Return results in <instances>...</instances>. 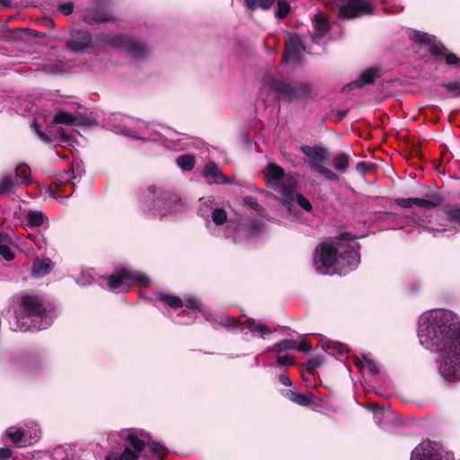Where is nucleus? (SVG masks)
I'll use <instances>...</instances> for the list:
<instances>
[{
    "mask_svg": "<svg viewBox=\"0 0 460 460\" xmlns=\"http://www.w3.org/2000/svg\"><path fill=\"white\" fill-rule=\"evenodd\" d=\"M305 48L299 36L292 34L286 40L284 60L286 62L299 63Z\"/></svg>",
    "mask_w": 460,
    "mask_h": 460,
    "instance_id": "nucleus-11",
    "label": "nucleus"
},
{
    "mask_svg": "<svg viewBox=\"0 0 460 460\" xmlns=\"http://www.w3.org/2000/svg\"><path fill=\"white\" fill-rule=\"evenodd\" d=\"M270 89L276 92L281 99L288 102L305 98L310 93V87L306 84H289L279 80H276L271 84Z\"/></svg>",
    "mask_w": 460,
    "mask_h": 460,
    "instance_id": "nucleus-8",
    "label": "nucleus"
},
{
    "mask_svg": "<svg viewBox=\"0 0 460 460\" xmlns=\"http://www.w3.org/2000/svg\"><path fill=\"white\" fill-rule=\"evenodd\" d=\"M296 346V341L291 340V339H285V340H282L279 342L274 344L271 348L268 349V350L280 353L284 350L295 349Z\"/></svg>",
    "mask_w": 460,
    "mask_h": 460,
    "instance_id": "nucleus-23",
    "label": "nucleus"
},
{
    "mask_svg": "<svg viewBox=\"0 0 460 460\" xmlns=\"http://www.w3.org/2000/svg\"><path fill=\"white\" fill-rule=\"evenodd\" d=\"M295 349L301 352H308L311 349V346L308 344L306 341L303 340L300 341L299 342H296Z\"/></svg>",
    "mask_w": 460,
    "mask_h": 460,
    "instance_id": "nucleus-45",
    "label": "nucleus"
},
{
    "mask_svg": "<svg viewBox=\"0 0 460 460\" xmlns=\"http://www.w3.org/2000/svg\"><path fill=\"white\" fill-rule=\"evenodd\" d=\"M84 19L88 23H92L94 22H102L110 20V16L108 14L100 13L98 12L90 11L84 14Z\"/></svg>",
    "mask_w": 460,
    "mask_h": 460,
    "instance_id": "nucleus-25",
    "label": "nucleus"
},
{
    "mask_svg": "<svg viewBox=\"0 0 460 460\" xmlns=\"http://www.w3.org/2000/svg\"><path fill=\"white\" fill-rule=\"evenodd\" d=\"M20 305L22 312L17 314L11 328L13 331L27 332L47 328L51 323V318L47 314L40 299L35 296H23Z\"/></svg>",
    "mask_w": 460,
    "mask_h": 460,
    "instance_id": "nucleus-3",
    "label": "nucleus"
},
{
    "mask_svg": "<svg viewBox=\"0 0 460 460\" xmlns=\"http://www.w3.org/2000/svg\"><path fill=\"white\" fill-rule=\"evenodd\" d=\"M277 362L279 365L286 366V365H292L294 361H293V358L290 355H284V356L279 355L277 357Z\"/></svg>",
    "mask_w": 460,
    "mask_h": 460,
    "instance_id": "nucleus-43",
    "label": "nucleus"
},
{
    "mask_svg": "<svg viewBox=\"0 0 460 460\" xmlns=\"http://www.w3.org/2000/svg\"><path fill=\"white\" fill-rule=\"evenodd\" d=\"M11 456V450L8 448H0V460H8Z\"/></svg>",
    "mask_w": 460,
    "mask_h": 460,
    "instance_id": "nucleus-53",
    "label": "nucleus"
},
{
    "mask_svg": "<svg viewBox=\"0 0 460 460\" xmlns=\"http://www.w3.org/2000/svg\"><path fill=\"white\" fill-rule=\"evenodd\" d=\"M128 440L130 444V446L134 448V450L137 452V453H140L144 447V442L142 440H140L138 438H137L135 435L133 434H129L128 436Z\"/></svg>",
    "mask_w": 460,
    "mask_h": 460,
    "instance_id": "nucleus-37",
    "label": "nucleus"
},
{
    "mask_svg": "<svg viewBox=\"0 0 460 460\" xmlns=\"http://www.w3.org/2000/svg\"><path fill=\"white\" fill-rule=\"evenodd\" d=\"M329 31V22L321 13L314 16V33L313 41L317 43Z\"/></svg>",
    "mask_w": 460,
    "mask_h": 460,
    "instance_id": "nucleus-15",
    "label": "nucleus"
},
{
    "mask_svg": "<svg viewBox=\"0 0 460 460\" xmlns=\"http://www.w3.org/2000/svg\"><path fill=\"white\" fill-rule=\"evenodd\" d=\"M364 362L366 364V367L369 369V371L373 374L378 373V367L375 364V362L369 358H367L366 356H363Z\"/></svg>",
    "mask_w": 460,
    "mask_h": 460,
    "instance_id": "nucleus-44",
    "label": "nucleus"
},
{
    "mask_svg": "<svg viewBox=\"0 0 460 460\" xmlns=\"http://www.w3.org/2000/svg\"><path fill=\"white\" fill-rule=\"evenodd\" d=\"M446 213H447V218L450 221L456 222L460 226V208L459 207L449 208L447 210Z\"/></svg>",
    "mask_w": 460,
    "mask_h": 460,
    "instance_id": "nucleus-39",
    "label": "nucleus"
},
{
    "mask_svg": "<svg viewBox=\"0 0 460 460\" xmlns=\"http://www.w3.org/2000/svg\"><path fill=\"white\" fill-rule=\"evenodd\" d=\"M283 395L289 399L290 401L296 402L301 406H308L312 403V396L313 394L310 393L309 395H305L299 393H296L293 390H287L283 392Z\"/></svg>",
    "mask_w": 460,
    "mask_h": 460,
    "instance_id": "nucleus-18",
    "label": "nucleus"
},
{
    "mask_svg": "<svg viewBox=\"0 0 460 460\" xmlns=\"http://www.w3.org/2000/svg\"><path fill=\"white\" fill-rule=\"evenodd\" d=\"M213 222L217 226H220L226 221L227 215L223 208H214L211 215Z\"/></svg>",
    "mask_w": 460,
    "mask_h": 460,
    "instance_id": "nucleus-32",
    "label": "nucleus"
},
{
    "mask_svg": "<svg viewBox=\"0 0 460 460\" xmlns=\"http://www.w3.org/2000/svg\"><path fill=\"white\" fill-rule=\"evenodd\" d=\"M74 121L75 117L63 111H58L54 117V122L56 123L72 124Z\"/></svg>",
    "mask_w": 460,
    "mask_h": 460,
    "instance_id": "nucleus-34",
    "label": "nucleus"
},
{
    "mask_svg": "<svg viewBox=\"0 0 460 460\" xmlns=\"http://www.w3.org/2000/svg\"><path fill=\"white\" fill-rule=\"evenodd\" d=\"M357 171L365 173L368 170V165L365 162L358 163L356 166Z\"/></svg>",
    "mask_w": 460,
    "mask_h": 460,
    "instance_id": "nucleus-55",
    "label": "nucleus"
},
{
    "mask_svg": "<svg viewBox=\"0 0 460 460\" xmlns=\"http://www.w3.org/2000/svg\"><path fill=\"white\" fill-rule=\"evenodd\" d=\"M160 299L172 308H180L183 305L181 299L175 296L161 295Z\"/></svg>",
    "mask_w": 460,
    "mask_h": 460,
    "instance_id": "nucleus-33",
    "label": "nucleus"
},
{
    "mask_svg": "<svg viewBox=\"0 0 460 460\" xmlns=\"http://www.w3.org/2000/svg\"><path fill=\"white\" fill-rule=\"evenodd\" d=\"M250 331L253 333H262V334H269L270 333V329L263 323H252L249 326Z\"/></svg>",
    "mask_w": 460,
    "mask_h": 460,
    "instance_id": "nucleus-38",
    "label": "nucleus"
},
{
    "mask_svg": "<svg viewBox=\"0 0 460 460\" xmlns=\"http://www.w3.org/2000/svg\"><path fill=\"white\" fill-rule=\"evenodd\" d=\"M92 276L90 274L83 273L78 279L77 282L80 285H88L92 282Z\"/></svg>",
    "mask_w": 460,
    "mask_h": 460,
    "instance_id": "nucleus-51",
    "label": "nucleus"
},
{
    "mask_svg": "<svg viewBox=\"0 0 460 460\" xmlns=\"http://www.w3.org/2000/svg\"><path fill=\"white\" fill-rule=\"evenodd\" d=\"M441 202V198L437 194L430 195L428 199L413 198V205L425 209L438 207Z\"/></svg>",
    "mask_w": 460,
    "mask_h": 460,
    "instance_id": "nucleus-20",
    "label": "nucleus"
},
{
    "mask_svg": "<svg viewBox=\"0 0 460 460\" xmlns=\"http://www.w3.org/2000/svg\"><path fill=\"white\" fill-rule=\"evenodd\" d=\"M267 186L274 193L279 195V200L284 206H291L294 202L295 191L298 188L295 175L284 172V170L274 163H270L265 171Z\"/></svg>",
    "mask_w": 460,
    "mask_h": 460,
    "instance_id": "nucleus-4",
    "label": "nucleus"
},
{
    "mask_svg": "<svg viewBox=\"0 0 460 460\" xmlns=\"http://www.w3.org/2000/svg\"><path fill=\"white\" fill-rule=\"evenodd\" d=\"M316 172L323 175L327 180L337 181L339 176L325 166L316 167Z\"/></svg>",
    "mask_w": 460,
    "mask_h": 460,
    "instance_id": "nucleus-36",
    "label": "nucleus"
},
{
    "mask_svg": "<svg viewBox=\"0 0 460 460\" xmlns=\"http://www.w3.org/2000/svg\"><path fill=\"white\" fill-rule=\"evenodd\" d=\"M358 245L352 240L336 243H323L314 252V267L322 275L342 273L340 266H348V270L355 269L359 263Z\"/></svg>",
    "mask_w": 460,
    "mask_h": 460,
    "instance_id": "nucleus-2",
    "label": "nucleus"
},
{
    "mask_svg": "<svg viewBox=\"0 0 460 460\" xmlns=\"http://www.w3.org/2000/svg\"><path fill=\"white\" fill-rule=\"evenodd\" d=\"M245 7L250 11L256 9L269 10L272 7L274 0H243Z\"/></svg>",
    "mask_w": 460,
    "mask_h": 460,
    "instance_id": "nucleus-22",
    "label": "nucleus"
},
{
    "mask_svg": "<svg viewBox=\"0 0 460 460\" xmlns=\"http://www.w3.org/2000/svg\"><path fill=\"white\" fill-rule=\"evenodd\" d=\"M377 76V73L374 68H369L364 71L359 78L347 86L349 88L359 87L365 84H369L374 82L375 78Z\"/></svg>",
    "mask_w": 460,
    "mask_h": 460,
    "instance_id": "nucleus-19",
    "label": "nucleus"
},
{
    "mask_svg": "<svg viewBox=\"0 0 460 460\" xmlns=\"http://www.w3.org/2000/svg\"><path fill=\"white\" fill-rule=\"evenodd\" d=\"M122 134L132 138H147L146 137L144 136V134L140 135L139 133L132 129H126L125 131H122Z\"/></svg>",
    "mask_w": 460,
    "mask_h": 460,
    "instance_id": "nucleus-48",
    "label": "nucleus"
},
{
    "mask_svg": "<svg viewBox=\"0 0 460 460\" xmlns=\"http://www.w3.org/2000/svg\"><path fill=\"white\" fill-rule=\"evenodd\" d=\"M36 134L39 136V137L44 141V142H49L50 141V138L43 131H41L38 126V124L36 122L33 123L32 125Z\"/></svg>",
    "mask_w": 460,
    "mask_h": 460,
    "instance_id": "nucleus-46",
    "label": "nucleus"
},
{
    "mask_svg": "<svg viewBox=\"0 0 460 460\" xmlns=\"http://www.w3.org/2000/svg\"><path fill=\"white\" fill-rule=\"evenodd\" d=\"M395 203L402 208H411L413 206V198H398Z\"/></svg>",
    "mask_w": 460,
    "mask_h": 460,
    "instance_id": "nucleus-41",
    "label": "nucleus"
},
{
    "mask_svg": "<svg viewBox=\"0 0 460 460\" xmlns=\"http://www.w3.org/2000/svg\"><path fill=\"white\" fill-rule=\"evenodd\" d=\"M52 266L49 259L36 260L32 266V275L36 278L43 277L51 271Z\"/></svg>",
    "mask_w": 460,
    "mask_h": 460,
    "instance_id": "nucleus-17",
    "label": "nucleus"
},
{
    "mask_svg": "<svg viewBox=\"0 0 460 460\" xmlns=\"http://www.w3.org/2000/svg\"><path fill=\"white\" fill-rule=\"evenodd\" d=\"M334 168L341 172L349 167V156L346 154L338 155L333 160Z\"/></svg>",
    "mask_w": 460,
    "mask_h": 460,
    "instance_id": "nucleus-27",
    "label": "nucleus"
},
{
    "mask_svg": "<svg viewBox=\"0 0 460 460\" xmlns=\"http://www.w3.org/2000/svg\"><path fill=\"white\" fill-rule=\"evenodd\" d=\"M31 170L26 165H19L15 169L16 178L21 179L23 184L29 183Z\"/></svg>",
    "mask_w": 460,
    "mask_h": 460,
    "instance_id": "nucleus-31",
    "label": "nucleus"
},
{
    "mask_svg": "<svg viewBox=\"0 0 460 460\" xmlns=\"http://www.w3.org/2000/svg\"><path fill=\"white\" fill-rule=\"evenodd\" d=\"M92 43L91 35L85 31H75L70 34L66 46L73 51H81L88 48Z\"/></svg>",
    "mask_w": 460,
    "mask_h": 460,
    "instance_id": "nucleus-13",
    "label": "nucleus"
},
{
    "mask_svg": "<svg viewBox=\"0 0 460 460\" xmlns=\"http://www.w3.org/2000/svg\"><path fill=\"white\" fill-rule=\"evenodd\" d=\"M28 224L31 226H39L43 224L44 215L40 211H30L27 214Z\"/></svg>",
    "mask_w": 460,
    "mask_h": 460,
    "instance_id": "nucleus-28",
    "label": "nucleus"
},
{
    "mask_svg": "<svg viewBox=\"0 0 460 460\" xmlns=\"http://www.w3.org/2000/svg\"><path fill=\"white\" fill-rule=\"evenodd\" d=\"M96 40L115 49H122L134 58H141L148 54V49L144 43L122 35L110 37L105 34H100L97 36Z\"/></svg>",
    "mask_w": 460,
    "mask_h": 460,
    "instance_id": "nucleus-6",
    "label": "nucleus"
},
{
    "mask_svg": "<svg viewBox=\"0 0 460 460\" xmlns=\"http://www.w3.org/2000/svg\"><path fill=\"white\" fill-rule=\"evenodd\" d=\"M153 450H154L155 452L159 453L160 451H162V450H163V447H162V446H160V445H156V446H155V447H153Z\"/></svg>",
    "mask_w": 460,
    "mask_h": 460,
    "instance_id": "nucleus-57",
    "label": "nucleus"
},
{
    "mask_svg": "<svg viewBox=\"0 0 460 460\" xmlns=\"http://www.w3.org/2000/svg\"><path fill=\"white\" fill-rule=\"evenodd\" d=\"M289 11H290V4L287 1L279 0L278 2V8L276 10L275 14L279 19H283L284 17H286L288 15Z\"/></svg>",
    "mask_w": 460,
    "mask_h": 460,
    "instance_id": "nucleus-35",
    "label": "nucleus"
},
{
    "mask_svg": "<svg viewBox=\"0 0 460 460\" xmlns=\"http://www.w3.org/2000/svg\"><path fill=\"white\" fill-rule=\"evenodd\" d=\"M203 176L217 184L227 182L226 177L222 173L218 166L214 162H210L206 164L203 171Z\"/></svg>",
    "mask_w": 460,
    "mask_h": 460,
    "instance_id": "nucleus-14",
    "label": "nucleus"
},
{
    "mask_svg": "<svg viewBox=\"0 0 460 460\" xmlns=\"http://www.w3.org/2000/svg\"><path fill=\"white\" fill-rule=\"evenodd\" d=\"M180 201L175 195L163 190L156 193V189L150 187L147 190L146 199L143 204V209L154 216L164 217L177 212Z\"/></svg>",
    "mask_w": 460,
    "mask_h": 460,
    "instance_id": "nucleus-5",
    "label": "nucleus"
},
{
    "mask_svg": "<svg viewBox=\"0 0 460 460\" xmlns=\"http://www.w3.org/2000/svg\"><path fill=\"white\" fill-rule=\"evenodd\" d=\"M138 453L129 447H125L121 454L111 452L106 456V460H137Z\"/></svg>",
    "mask_w": 460,
    "mask_h": 460,
    "instance_id": "nucleus-21",
    "label": "nucleus"
},
{
    "mask_svg": "<svg viewBox=\"0 0 460 460\" xmlns=\"http://www.w3.org/2000/svg\"><path fill=\"white\" fill-rule=\"evenodd\" d=\"M58 9L66 15L70 14L73 12L74 5L71 3L61 4L58 6Z\"/></svg>",
    "mask_w": 460,
    "mask_h": 460,
    "instance_id": "nucleus-47",
    "label": "nucleus"
},
{
    "mask_svg": "<svg viewBox=\"0 0 460 460\" xmlns=\"http://www.w3.org/2000/svg\"><path fill=\"white\" fill-rule=\"evenodd\" d=\"M328 4L331 8L337 6L340 15L345 19L369 14L373 11L372 4L364 0H329Z\"/></svg>",
    "mask_w": 460,
    "mask_h": 460,
    "instance_id": "nucleus-7",
    "label": "nucleus"
},
{
    "mask_svg": "<svg viewBox=\"0 0 460 460\" xmlns=\"http://www.w3.org/2000/svg\"><path fill=\"white\" fill-rule=\"evenodd\" d=\"M186 306L191 310H198L200 307V302L196 297H190L186 301Z\"/></svg>",
    "mask_w": 460,
    "mask_h": 460,
    "instance_id": "nucleus-42",
    "label": "nucleus"
},
{
    "mask_svg": "<svg viewBox=\"0 0 460 460\" xmlns=\"http://www.w3.org/2000/svg\"><path fill=\"white\" fill-rule=\"evenodd\" d=\"M411 39L420 45H429L430 53L438 57L445 56L448 65H455L460 61L455 54H447L446 48L440 43H435L434 38L427 33L413 31L411 34Z\"/></svg>",
    "mask_w": 460,
    "mask_h": 460,
    "instance_id": "nucleus-10",
    "label": "nucleus"
},
{
    "mask_svg": "<svg viewBox=\"0 0 460 460\" xmlns=\"http://www.w3.org/2000/svg\"><path fill=\"white\" fill-rule=\"evenodd\" d=\"M13 241L11 237L0 232V255L6 261H12L14 258L13 252Z\"/></svg>",
    "mask_w": 460,
    "mask_h": 460,
    "instance_id": "nucleus-16",
    "label": "nucleus"
},
{
    "mask_svg": "<svg viewBox=\"0 0 460 460\" xmlns=\"http://www.w3.org/2000/svg\"><path fill=\"white\" fill-rule=\"evenodd\" d=\"M72 174H73V172L70 170L65 171L64 176H63V179H64L63 181L64 182L68 181L71 179Z\"/></svg>",
    "mask_w": 460,
    "mask_h": 460,
    "instance_id": "nucleus-56",
    "label": "nucleus"
},
{
    "mask_svg": "<svg viewBox=\"0 0 460 460\" xmlns=\"http://www.w3.org/2000/svg\"><path fill=\"white\" fill-rule=\"evenodd\" d=\"M6 435L11 439V441L14 444L20 443L22 441L23 437L26 436L25 432L17 428H10L6 430Z\"/></svg>",
    "mask_w": 460,
    "mask_h": 460,
    "instance_id": "nucleus-29",
    "label": "nucleus"
},
{
    "mask_svg": "<svg viewBox=\"0 0 460 460\" xmlns=\"http://www.w3.org/2000/svg\"><path fill=\"white\" fill-rule=\"evenodd\" d=\"M15 186L14 181L11 176H4L0 180V194L11 192Z\"/></svg>",
    "mask_w": 460,
    "mask_h": 460,
    "instance_id": "nucleus-30",
    "label": "nucleus"
},
{
    "mask_svg": "<svg viewBox=\"0 0 460 460\" xmlns=\"http://www.w3.org/2000/svg\"><path fill=\"white\" fill-rule=\"evenodd\" d=\"M279 381L286 386H290L292 385L291 379L286 373L279 375Z\"/></svg>",
    "mask_w": 460,
    "mask_h": 460,
    "instance_id": "nucleus-52",
    "label": "nucleus"
},
{
    "mask_svg": "<svg viewBox=\"0 0 460 460\" xmlns=\"http://www.w3.org/2000/svg\"><path fill=\"white\" fill-rule=\"evenodd\" d=\"M447 92L451 93L453 96H460V82H452L444 85Z\"/></svg>",
    "mask_w": 460,
    "mask_h": 460,
    "instance_id": "nucleus-40",
    "label": "nucleus"
},
{
    "mask_svg": "<svg viewBox=\"0 0 460 460\" xmlns=\"http://www.w3.org/2000/svg\"><path fill=\"white\" fill-rule=\"evenodd\" d=\"M108 286L111 289H115L120 286H130L135 283L147 285L149 279L144 273L135 271L130 268H123L115 274L107 278Z\"/></svg>",
    "mask_w": 460,
    "mask_h": 460,
    "instance_id": "nucleus-9",
    "label": "nucleus"
},
{
    "mask_svg": "<svg viewBox=\"0 0 460 460\" xmlns=\"http://www.w3.org/2000/svg\"><path fill=\"white\" fill-rule=\"evenodd\" d=\"M456 314L439 309L423 314L419 320L418 337L427 349L439 354L440 375L460 380V327Z\"/></svg>",
    "mask_w": 460,
    "mask_h": 460,
    "instance_id": "nucleus-1",
    "label": "nucleus"
},
{
    "mask_svg": "<svg viewBox=\"0 0 460 460\" xmlns=\"http://www.w3.org/2000/svg\"><path fill=\"white\" fill-rule=\"evenodd\" d=\"M40 430L39 427L36 424H34L32 427V435L30 436L29 443L31 444V443L37 441L38 438H40Z\"/></svg>",
    "mask_w": 460,
    "mask_h": 460,
    "instance_id": "nucleus-50",
    "label": "nucleus"
},
{
    "mask_svg": "<svg viewBox=\"0 0 460 460\" xmlns=\"http://www.w3.org/2000/svg\"><path fill=\"white\" fill-rule=\"evenodd\" d=\"M244 203L255 210H258L260 208V205L257 203L256 199L253 197L244 198Z\"/></svg>",
    "mask_w": 460,
    "mask_h": 460,
    "instance_id": "nucleus-49",
    "label": "nucleus"
},
{
    "mask_svg": "<svg viewBox=\"0 0 460 460\" xmlns=\"http://www.w3.org/2000/svg\"><path fill=\"white\" fill-rule=\"evenodd\" d=\"M236 319L234 317L224 316L222 319V324L225 326H232L235 323Z\"/></svg>",
    "mask_w": 460,
    "mask_h": 460,
    "instance_id": "nucleus-54",
    "label": "nucleus"
},
{
    "mask_svg": "<svg viewBox=\"0 0 460 460\" xmlns=\"http://www.w3.org/2000/svg\"><path fill=\"white\" fill-rule=\"evenodd\" d=\"M177 164L183 171H190L194 167L195 158L191 155H180L177 158Z\"/></svg>",
    "mask_w": 460,
    "mask_h": 460,
    "instance_id": "nucleus-24",
    "label": "nucleus"
},
{
    "mask_svg": "<svg viewBox=\"0 0 460 460\" xmlns=\"http://www.w3.org/2000/svg\"><path fill=\"white\" fill-rule=\"evenodd\" d=\"M301 152L310 159V167L316 171V167L323 166V164L329 161L327 151L322 147L302 146Z\"/></svg>",
    "mask_w": 460,
    "mask_h": 460,
    "instance_id": "nucleus-12",
    "label": "nucleus"
},
{
    "mask_svg": "<svg viewBox=\"0 0 460 460\" xmlns=\"http://www.w3.org/2000/svg\"><path fill=\"white\" fill-rule=\"evenodd\" d=\"M296 203L301 208L305 209V211H311L312 210V205L310 201L304 197L301 194L297 193V190L295 191V197H294V202L291 206H286L289 210L291 209V207Z\"/></svg>",
    "mask_w": 460,
    "mask_h": 460,
    "instance_id": "nucleus-26",
    "label": "nucleus"
}]
</instances>
